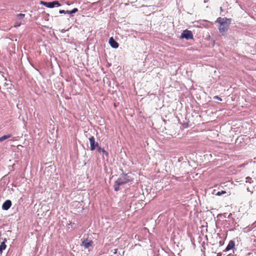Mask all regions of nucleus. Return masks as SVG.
<instances>
[{
  "label": "nucleus",
  "instance_id": "nucleus-1",
  "mask_svg": "<svg viewBox=\"0 0 256 256\" xmlns=\"http://www.w3.org/2000/svg\"><path fill=\"white\" fill-rule=\"evenodd\" d=\"M216 22L219 24L218 26L219 32L222 35H224L229 28L232 22V19L226 18L218 17L216 19Z\"/></svg>",
  "mask_w": 256,
  "mask_h": 256
},
{
  "label": "nucleus",
  "instance_id": "nucleus-2",
  "mask_svg": "<svg viewBox=\"0 0 256 256\" xmlns=\"http://www.w3.org/2000/svg\"><path fill=\"white\" fill-rule=\"evenodd\" d=\"M118 184H124L132 180V178L128 174H122L117 180Z\"/></svg>",
  "mask_w": 256,
  "mask_h": 256
},
{
  "label": "nucleus",
  "instance_id": "nucleus-3",
  "mask_svg": "<svg viewBox=\"0 0 256 256\" xmlns=\"http://www.w3.org/2000/svg\"><path fill=\"white\" fill-rule=\"evenodd\" d=\"M180 38H185L186 40H192L193 38V34L190 30H184L181 34Z\"/></svg>",
  "mask_w": 256,
  "mask_h": 256
},
{
  "label": "nucleus",
  "instance_id": "nucleus-4",
  "mask_svg": "<svg viewBox=\"0 0 256 256\" xmlns=\"http://www.w3.org/2000/svg\"><path fill=\"white\" fill-rule=\"evenodd\" d=\"M89 140H90V142L91 150H93L96 148H98V147H99L98 145V143L95 142V138L93 136L90 138Z\"/></svg>",
  "mask_w": 256,
  "mask_h": 256
},
{
  "label": "nucleus",
  "instance_id": "nucleus-5",
  "mask_svg": "<svg viewBox=\"0 0 256 256\" xmlns=\"http://www.w3.org/2000/svg\"><path fill=\"white\" fill-rule=\"evenodd\" d=\"M12 206V202L10 200H6L2 206V208L4 210H8L10 206Z\"/></svg>",
  "mask_w": 256,
  "mask_h": 256
},
{
  "label": "nucleus",
  "instance_id": "nucleus-6",
  "mask_svg": "<svg viewBox=\"0 0 256 256\" xmlns=\"http://www.w3.org/2000/svg\"><path fill=\"white\" fill-rule=\"evenodd\" d=\"M109 44L112 48H116L118 47V44L114 39L112 37H111L109 40Z\"/></svg>",
  "mask_w": 256,
  "mask_h": 256
},
{
  "label": "nucleus",
  "instance_id": "nucleus-7",
  "mask_svg": "<svg viewBox=\"0 0 256 256\" xmlns=\"http://www.w3.org/2000/svg\"><path fill=\"white\" fill-rule=\"evenodd\" d=\"M235 246V242L233 240H230L227 246L226 247L224 251L228 252L230 250H232L234 248Z\"/></svg>",
  "mask_w": 256,
  "mask_h": 256
},
{
  "label": "nucleus",
  "instance_id": "nucleus-8",
  "mask_svg": "<svg viewBox=\"0 0 256 256\" xmlns=\"http://www.w3.org/2000/svg\"><path fill=\"white\" fill-rule=\"evenodd\" d=\"M92 244V242L90 240L88 242L87 240H84L82 242V245L85 248H88L89 247L91 246Z\"/></svg>",
  "mask_w": 256,
  "mask_h": 256
},
{
  "label": "nucleus",
  "instance_id": "nucleus-9",
  "mask_svg": "<svg viewBox=\"0 0 256 256\" xmlns=\"http://www.w3.org/2000/svg\"><path fill=\"white\" fill-rule=\"evenodd\" d=\"M97 150L99 152H102L103 154L106 156H108V152L104 148H102L99 146L98 148H97Z\"/></svg>",
  "mask_w": 256,
  "mask_h": 256
},
{
  "label": "nucleus",
  "instance_id": "nucleus-10",
  "mask_svg": "<svg viewBox=\"0 0 256 256\" xmlns=\"http://www.w3.org/2000/svg\"><path fill=\"white\" fill-rule=\"evenodd\" d=\"M11 136V135L10 134H7V135H4L2 137L0 138V142H2L10 138Z\"/></svg>",
  "mask_w": 256,
  "mask_h": 256
},
{
  "label": "nucleus",
  "instance_id": "nucleus-11",
  "mask_svg": "<svg viewBox=\"0 0 256 256\" xmlns=\"http://www.w3.org/2000/svg\"><path fill=\"white\" fill-rule=\"evenodd\" d=\"M6 248V245L4 242H2L0 244V253Z\"/></svg>",
  "mask_w": 256,
  "mask_h": 256
},
{
  "label": "nucleus",
  "instance_id": "nucleus-12",
  "mask_svg": "<svg viewBox=\"0 0 256 256\" xmlns=\"http://www.w3.org/2000/svg\"><path fill=\"white\" fill-rule=\"evenodd\" d=\"M118 180L116 182V184L114 185V190L115 191H118L120 190L119 186H122V184H118Z\"/></svg>",
  "mask_w": 256,
  "mask_h": 256
},
{
  "label": "nucleus",
  "instance_id": "nucleus-13",
  "mask_svg": "<svg viewBox=\"0 0 256 256\" xmlns=\"http://www.w3.org/2000/svg\"><path fill=\"white\" fill-rule=\"evenodd\" d=\"M46 7L48 8H54V2H47Z\"/></svg>",
  "mask_w": 256,
  "mask_h": 256
},
{
  "label": "nucleus",
  "instance_id": "nucleus-14",
  "mask_svg": "<svg viewBox=\"0 0 256 256\" xmlns=\"http://www.w3.org/2000/svg\"><path fill=\"white\" fill-rule=\"evenodd\" d=\"M68 14H75L76 12H78V9L77 8H74L72 10H68Z\"/></svg>",
  "mask_w": 256,
  "mask_h": 256
},
{
  "label": "nucleus",
  "instance_id": "nucleus-15",
  "mask_svg": "<svg viewBox=\"0 0 256 256\" xmlns=\"http://www.w3.org/2000/svg\"><path fill=\"white\" fill-rule=\"evenodd\" d=\"M21 24L22 22L19 20H18L15 22L14 27L18 28L21 25Z\"/></svg>",
  "mask_w": 256,
  "mask_h": 256
},
{
  "label": "nucleus",
  "instance_id": "nucleus-16",
  "mask_svg": "<svg viewBox=\"0 0 256 256\" xmlns=\"http://www.w3.org/2000/svg\"><path fill=\"white\" fill-rule=\"evenodd\" d=\"M24 16L25 14H20L17 15L18 18L19 19V20L23 18L24 17Z\"/></svg>",
  "mask_w": 256,
  "mask_h": 256
},
{
  "label": "nucleus",
  "instance_id": "nucleus-17",
  "mask_svg": "<svg viewBox=\"0 0 256 256\" xmlns=\"http://www.w3.org/2000/svg\"><path fill=\"white\" fill-rule=\"evenodd\" d=\"M59 13L60 14H68V10H60Z\"/></svg>",
  "mask_w": 256,
  "mask_h": 256
},
{
  "label": "nucleus",
  "instance_id": "nucleus-18",
  "mask_svg": "<svg viewBox=\"0 0 256 256\" xmlns=\"http://www.w3.org/2000/svg\"><path fill=\"white\" fill-rule=\"evenodd\" d=\"M54 6L57 5L58 6H60V4L58 1H53Z\"/></svg>",
  "mask_w": 256,
  "mask_h": 256
},
{
  "label": "nucleus",
  "instance_id": "nucleus-19",
  "mask_svg": "<svg viewBox=\"0 0 256 256\" xmlns=\"http://www.w3.org/2000/svg\"><path fill=\"white\" fill-rule=\"evenodd\" d=\"M246 182L250 184L252 182V178L250 177H247L246 178Z\"/></svg>",
  "mask_w": 256,
  "mask_h": 256
},
{
  "label": "nucleus",
  "instance_id": "nucleus-20",
  "mask_svg": "<svg viewBox=\"0 0 256 256\" xmlns=\"http://www.w3.org/2000/svg\"><path fill=\"white\" fill-rule=\"evenodd\" d=\"M46 3L47 2H44V1H40V4L45 6H46Z\"/></svg>",
  "mask_w": 256,
  "mask_h": 256
},
{
  "label": "nucleus",
  "instance_id": "nucleus-21",
  "mask_svg": "<svg viewBox=\"0 0 256 256\" xmlns=\"http://www.w3.org/2000/svg\"><path fill=\"white\" fill-rule=\"evenodd\" d=\"M214 98L216 99V100H219L220 101L222 100V98H220L218 97V96H214Z\"/></svg>",
  "mask_w": 256,
  "mask_h": 256
},
{
  "label": "nucleus",
  "instance_id": "nucleus-22",
  "mask_svg": "<svg viewBox=\"0 0 256 256\" xmlns=\"http://www.w3.org/2000/svg\"><path fill=\"white\" fill-rule=\"evenodd\" d=\"M220 192H218L217 193V195H218V196H219V195H220Z\"/></svg>",
  "mask_w": 256,
  "mask_h": 256
},
{
  "label": "nucleus",
  "instance_id": "nucleus-23",
  "mask_svg": "<svg viewBox=\"0 0 256 256\" xmlns=\"http://www.w3.org/2000/svg\"><path fill=\"white\" fill-rule=\"evenodd\" d=\"M116 250H114V254H116Z\"/></svg>",
  "mask_w": 256,
  "mask_h": 256
},
{
  "label": "nucleus",
  "instance_id": "nucleus-24",
  "mask_svg": "<svg viewBox=\"0 0 256 256\" xmlns=\"http://www.w3.org/2000/svg\"><path fill=\"white\" fill-rule=\"evenodd\" d=\"M116 250H114V254H116Z\"/></svg>",
  "mask_w": 256,
  "mask_h": 256
},
{
  "label": "nucleus",
  "instance_id": "nucleus-25",
  "mask_svg": "<svg viewBox=\"0 0 256 256\" xmlns=\"http://www.w3.org/2000/svg\"><path fill=\"white\" fill-rule=\"evenodd\" d=\"M224 193H226V192H224V191H222V194H224Z\"/></svg>",
  "mask_w": 256,
  "mask_h": 256
},
{
  "label": "nucleus",
  "instance_id": "nucleus-26",
  "mask_svg": "<svg viewBox=\"0 0 256 256\" xmlns=\"http://www.w3.org/2000/svg\"><path fill=\"white\" fill-rule=\"evenodd\" d=\"M66 4H67L68 5V6H69V5H70V4L69 3H68V2H67V3H66Z\"/></svg>",
  "mask_w": 256,
  "mask_h": 256
},
{
  "label": "nucleus",
  "instance_id": "nucleus-27",
  "mask_svg": "<svg viewBox=\"0 0 256 256\" xmlns=\"http://www.w3.org/2000/svg\"><path fill=\"white\" fill-rule=\"evenodd\" d=\"M220 254H218L217 256H220Z\"/></svg>",
  "mask_w": 256,
  "mask_h": 256
}]
</instances>
